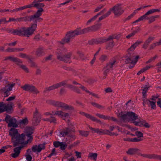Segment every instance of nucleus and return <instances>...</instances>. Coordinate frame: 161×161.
I'll use <instances>...</instances> for the list:
<instances>
[{"label": "nucleus", "mask_w": 161, "mask_h": 161, "mask_svg": "<svg viewBox=\"0 0 161 161\" xmlns=\"http://www.w3.org/2000/svg\"><path fill=\"white\" fill-rule=\"evenodd\" d=\"M8 124V127H17L18 124L17 120L14 118L12 117L10 115L6 114V117L4 120Z\"/></svg>", "instance_id": "nucleus-6"}, {"label": "nucleus", "mask_w": 161, "mask_h": 161, "mask_svg": "<svg viewBox=\"0 0 161 161\" xmlns=\"http://www.w3.org/2000/svg\"><path fill=\"white\" fill-rule=\"evenodd\" d=\"M43 11V10L42 8H40L33 15L29 16L30 21H32L35 23L33 24H36L37 25V22L42 20V19L40 17Z\"/></svg>", "instance_id": "nucleus-7"}, {"label": "nucleus", "mask_w": 161, "mask_h": 161, "mask_svg": "<svg viewBox=\"0 0 161 161\" xmlns=\"http://www.w3.org/2000/svg\"><path fill=\"white\" fill-rule=\"evenodd\" d=\"M36 28V24H32L29 27H23L18 28L16 29H11L8 30V33H12L14 35L29 37L33 34Z\"/></svg>", "instance_id": "nucleus-1"}, {"label": "nucleus", "mask_w": 161, "mask_h": 161, "mask_svg": "<svg viewBox=\"0 0 161 161\" xmlns=\"http://www.w3.org/2000/svg\"><path fill=\"white\" fill-rule=\"evenodd\" d=\"M80 88L83 91H85L86 93H90V92L87 89L86 87L81 85Z\"/></svg>", "instance_id": "nucleus-58"}, {"label": "nucleus", "mask_w": 161, "mask_h": 161, "mask_svg": "<svg viewBox=\"0 0 161 161\" xmlns=\"http://www.w3.org/2000/svg\"><path fill=\"white\" fill-rule=\"evenodd\" d=\"M153 159L161 160V156L154 154Z\"/></svg>", "instance_id": "nucleus-60"}, {"label": "nucleus", "mask_w": 161, "mask_h": 161, "mask_svg": "<svg viewBox=\"0 0 161 161\" xmlns=\"http://www.w3.org/2000/svg\"><path fill=\"white\" fill-rule=\"evenodd\" d=\"M19 124L20 125H25L28 124V121L27 118H25L22 120H19Z\"/></svg>", "instance_id": "nucleus-42"}, {"label": "nucleus", "mask_w": 161, "mask_h": 161, "mask_svg": "<svg viewBox=\"0 0 161 161\" xmlns=\"http://www.w3.org/2000/svg\"><path fill=\"white\" fill-rule=\"evenodd\" d=\"M45 148L44 144H40L38 145H35L33 146L32 147V150L34 152H40L42 150L44 149Z\"/></svg>", "instance_id": "nucleus-21"}, {"label": "nucleus", "mask_w": 161, "mask_h": 161, "mask_svg": "<svg viewBox=\"0 0 161 161\" xmlns=\"http://www.w3.org/2000/svg\"><path fill=\"white\" fill-rule=\"evenodd\" d=\"M67 80L62 81L47 88L46 90L47 91L52 90L58 88L62 86H64L67 84Z\"/></svg>", "instance_id": "nucleus-13"}, {"label": "nucleus", "mask_w": 161, "mask_h": 161, "mask_svg": "<svg viewBox=\"0 0 161 161\" xmlns=\"http://www.w3.org/2000/svg\"><path fill=\"white\" fill-rule=\"evenodd\" d=\"M158 56L156 55L155 56L149 59L146 62V64H148L154 61L158 57Z\"/></svg>", "instance_id": "nucleus-45"}, {"label": "nucleus", "mask_w": 161, "mask_h": 161, "mask_svg": "<svg viewBox=\"0 0 161 161\" xmlns=\"http://www.w3.org/2000/svg\"><path fill=\"white\" fill-rule=\"evenodd\" d=\"M6 51L9 52H15V48H11L8 47L6 49Z\"/></svg>", "instance_id": "nucleus-54"}, {"label": "nucleus", "mask_w": 161, "mask_h": 161, "mask_svg": "<svg viewBox=\"0 0 161 161\" xmlns=\"http://www.w3.org/2000/svg\"><path fill=\"white\" fill-rule=\"evenodd\" d=\"M120 37V35H113L109 36L108 38L103 37L97 39H94L89 42L90 44H98L102 43L109 40H113V39H118Z\"/></svg>", "instance_id": "nucleus-4"}, {"label": "nucleus", "mask_w": 161, "mask_h": 161, "mask_svg": "<svg viewBox=\"0 0 161 161\" xmlns=\"http://www.w3.org/2000/svg\"><path fill=\"white\" fill-rule=\"evenodd\" d=\"M89 129L92 131V132L93 133H96L99 135L104 134L105 130L96 129L90 127H89Z\"/></svg>", "instance_id": "nucleus-24"}, {"label": "nucleus", "mask_w": 161, "mask_h": 161, "mask_svg": "<svg viewBox=\"0 0 161 161\" xmlns=\"http://www.w3.org/2000/svg\"><path fill=\"white\" fill-rule=\"evenodd\" d=\"M105 131L104 134L108 135L111 136H113L115 134V133L112 132L107 130H105Z\"/></svg>", "instance_id": "nucleus-46"}, {"label": "nucleus", "mask_w": 161, "mask_h": 161, "mask_svg": "<svg viewBox=\"0 0 161 161\" xmlns=\"http://www.w3.org/2000/svg\"><path fill=\"white\" fill-rule=\"evenodd\" d=\"M9 134L12 137V140L14 147L18 146L24 143L25 139L24 134L20 135L17 129L12 128L9 130Z\"/></svg>", "instance_id": "nucleus-2"}, {"label": "nucleus", "mask_w": 161, "mask_h": 161, "mask_svg": "<svg viewBox=\"0 0 161 161\" xmlns=\"http://www.w3.org/2000/svg\"><path fill=\"white\" fill-rule=\"evenodd\" d=\"M67 87L73 91H74L75 90L76 87L71 85H67Z\"/></svg>", "instance_id": "nucleus-62"}, {"label": "nucleus", "mask_w": 161, "mask_h": 161, "mask_svg": "<svg viewBox=\"0 0 161 161\" xmlns=\"http://www.w3.org/2000/svg\"><path fill=\"white\" fill-rule=\"evenodd\" d=\"M21 148V147H20L15 148L14 149V153L11 154V156L14 158H16L18 157L20 153V150Z\"/></svg>", "instance_id": "nucleus-25"}, {"label": "nucleus", "mask_w": 161, "mask_h": 161, "mask_svg": "<svg viewBox=\"0 0 161 161\" xmlns=\"http://www.w3.org/2000/svg\"><path fill=\"white\" fill-rule=\"evenodd\" d=\"M104 6L102 5H100L98 6L97 7L94 11V12H96L99 11L101 9H102Z\"/></svg>", "instance_id": "nucleus-51"}, {"label": "nucleus", "mask_w": 161, "mask_h": 161, "mask_svg": "<svg viewBox=\"0 0 161 161\" xmlns=\"http://www.w3.org/2000/svg\"><path fill=\"white\" fill-rule=\"evenodd\" d=\"M140 150L136 148H130L126 152L127 154L130 155H132L135 154H139Z\"/></svg>", "instance_id": "nucleus-22"}, {"label": "nucleus", "mask_w": 161, "mask_h": 161, "mask_svg": "<svg viewBox=\"0 0 161 161\" xmlns=\"http://www.w3.org/2000/svg\"><path fill=\"white\" fill-rule=\"evenodd\" d=\"M142 139L139 137L133 138L131 142H139L142 141Z\"/></svg>", "instance_id": "nucleus-53"}, {"label": "nucleus", "mask_w": 161, "mask_h": 161, "mask_svg": "<svg viewBox=\"0 0 161 161\" xmlns=\"http://www.w3.org/2000/svg\"><path fill=\"white\" fill-rule=\"evenodd\" d=\"M17 22L30 21V19L29 16H26L25 17L17 18Z\"/></svg>", "instance_id": "nucleus-35"}, {"label": "nucleus", "mask_w": 161, "mask_h": 161, "mask_svg": "<svg viewBox=\"0 0 161 161\" xmlns=\"http://www.w3.org/2000/svg\"><path fill=\"white\" fill-rule=\"evenodd\" d=\"M135 12H134L133 13L129 16L126 18L125 19V21L128 20H130V19L132 18L134 15Z\"/></svg>", "instance_id": "nucleus-59"}, {"label": "nucleus", "mask_w": 161, "mask_h": 161, "mask_svg": "<svg viewBox=\"0 0 161 161\" xmlns=\"http://www.w3.org/2000/svg\"><path fill=\"white\" fill-rule=\"evenodd\" d=\"M117 63L116 61L114 59L110 60L108 63L107 64L103 69L104 79L106 78L109 72L112 70L114 68L116 67Z\"/></svg>", "instance_id": "nucleus-5"}, {"label": "nucleus", "mask_w": 161, "mask_h": 161, "mask_svg": "<svg viewBox=\"0 0 161 161\" xmlns=\"http://www.w3.org/2000/svg\"><path fill=\"white\" fill-rule=\"evenodd\" d=\"M61 142H60L58 141L55 142H53V145L55 147H58L60 146Z\"/></svg>", "instance_id": "nucleus-52"}, {"label": "nucleus", "mask_w": 161, "mask_h": 161, "mask_svg": "<svg viewBox=\"0 0 161 161\" xmlns=\"http://www.w3.org/2000/svg\"><path fill=\"white\" fill-rule=\"evenodd\" d=\"M17 43V41H15L14 42H11V43H6L5 44V46H6L7 45H8L9 46H14Z\"/></svg>", "instance_id": "nucleus-55"}, {"label": "nucleus", "mask_w": 161, "mask_h": 161, "mask_svg": "<svg viewBox=\"0 0 161 161\" xmlns=\"http://www.w3.org/2000/svg\"><path fill=\"white\" fill-rule=\"evenodd\" d=\"M45 54L44 50L43 48H38L36 51V54L38 57H40Z\"/></svg>", "instance_id": "nucleus-28"}, {"label": "nucleus", "mask_w": 161, "mask_h": 161, "mask_svg": "<svg viewBox=\"0 0 161 161\" xmlns=\"http://www.w3.org/2000/svg\"><path fill=\"white\" fill-rule=\"evenodd\" d=\"M53 114L54 115H57L64 119L65 118H67L69 116V113L64 112L62 111H53Z\"/></svg>", "instance_id": "nucleus-18"}, {"label": "nucleus", "mask_w": 161, "mask_h": 161, "mask_svg": "<svg viewBox=\"0 0 161 161\" xmlns=\"http://www.w3.org/2000/svg\"><path fill=\"white\" fill-rule=\"evenodd\" d=\"M154 39V37H149L146 40L142 46V48L145 49H147L149 44Z\"/></svg>", "instance_id": "nucleus-27"}, {"label": "nucleus", "mask_w": 161, "mask_h": 161, "mask_svg": "<svg viewBox=\"0 0 161 161\" xmlns=\"http://www.w3.org/2000/svg\"><path fill=\"white\" fill-rule=\"evenodd\" d=\"M24 49V48L21 47L15 48V52L23 51Z\"/></svg>", "instance_id": "nucleus-63"}, {"label": "nucleus", "mask_w": 161, "mask_h": 161, "mask_svg": "<svg viewBox=\"0 0 161 161\" xmlns=\"http://www.w3.org/2000/svg\"><path fill=\"white\" fill-rule=\"evenodd\" d=\"M61 143L60 146V149L62 150H65L67 147V145L63 142H61Z\"/></svg>", "instance_id": "nucleus-48"}, {"label": "nucleus", "mask_w": 161, "mask_h": 161, "mask_svg": "<svg viewBox=\"0 0 161 161\" xmlns=\"http://www.w3.org/2000/svg\"><path fill=\"white\" fill-rule=\"evenodd\" d=\"M20 67L24 71H25L26 72H29V70L24 65H20Z\"/></svg>", "instance_id": "nucleus-50"}, {"label": "nucleus", "mask_w": 161, "mask_h": 161, "mask_svg": "<svg viewBox=\"0 0 161 161\" xmlns=\"http://www.w3.org/2000/svg\"><path fill=\"white\" fill-rule=\"evenodd\" d=\"M158 17L159 16L158 15L153 16L150 17L148 16L147 20H148L149 23H151L154 21L155 20V19Z\"/></svg>", "instance_id": "nucleus-38"}, {"label": "nucleus", "mask_w": 161, "mask_h": 161, "mask_svg": "<svg viewBox=\"0 0 161 161\" xmlns=\"http://www.w3.org/2000/svg\"><path fill=\"white\" fill-rule=\"evenodd\" d=\"M110 14V11H108L105 14L103 15L99 18L98 22H100L101 20L108 17Z\"/></svg>", "instance_id": "nucleus-40"}, {"label": "nucleus", "mask_w": 161, "mask_h": 161, "mask_svg": "<svg viewBox=\"0 0 161 161\" xmlns=\"http://www.w3.org/2000/svg\"><path fill=\"white\" fill-rule=\"evenodd\" d=\"M136 62L137 60L135 61H132L131 63L130 64L129 66V68H132L133 67Z\"/></svg>", "instance_id": "nucleus-57"}, {"label": "nucleus", "mask_w": 161, "mask_h": 161, "mask_svg": "<svg viewBox=\"0 0 161 161\" xmlns=\"http://www.w3.org/2000/svg\"><path fill=\"white\" fill-rule=\"evenodd\" d=\"M85 33L84 31V29L80 30V29H78L74 31H69L66 35V37L62 40L61 43L62 44H64L66 43L69 42L70 39L75 37L76 35H78Z\"/></svg>", "instance_id": "nucleus-3"}, {"label": "nucleus", "mask_w": 161, "mask_h": 161, "mask_svg": "<svg viewBox=\"0 0 161 161\" xmlns=\"http://www.w3.org/2000/svg\"><path fill=\"white\" fill-rule=\"evenodd\" d=\"M106 118H107L106 119H108L110 120H112L114 121H117V119L113 117H110L109 116H106Z\"/></svg>", "instance_id": "nucleus-61"}, {"label": "nucleus", "mask_w": 161, "mask_h": 161, "mask_svg": "<svg viewBox=\"0 0 161 161\" xmlns=\"http://www.w3.org/2000/svg\"><path fill=\"white\" fill-rule=\"evenodd\" d=\"M64 53L63 51L59 52L57 54V58L60 61H63L65 62H68L70 60L71 54L69 53L66 55H64Z\"/></svg>", "instance_id": "nucleus-11"}, {"label": "nucleus", "mask_w": 161, "mask_h": 161, "mask_svg": "<svg viewBox=\"0 0 161 161\" xmlns=\"http://www.w3.org/2000/svg\"><path fill=\"white\" fill-rule=\"evenodd\" d=\"M29 5H31V8L33 7H36L37 8H40L43 7L44 6V4L43 3H37L34 4V3H32L31 4H29Z\"/></svg>", "instance_id": "nucleus-33"}, {"label": "nucleus", "mask_w": 161, "mask_h": 161, "mask_svg": "<svg viewBox=\"0 0 161 161\" xmlns=\"http://www.w3.org/2000/svg\"><path fill=\"white\" fill-rule=\"evenodd\" d=\"M21 148V147H20L15 148L14 149V153L11 154V156L14 158H16L18 157L20 153V150Z\"/></svg>", "instance_id": "nucleus-26"}, {"label": "nucleus", "mask_w": 161, "mask_h": 161, "mask_svg": "<svg viewBox=\"0 0 161 161\" xmlns=\"http://www.w3.org/2000/svg\"><path fill=\"white\" fill-rule=\"evenodd\" d=\"M149 102H148V105L150 104L151 107V108L153 109L155 108L156 105L155 104V102L153 101H151L149 100Z\"/></svg>", "instance_id": "nucleus-43"}, {"label": "nucleus", "mask_w": 161, "mask_h": 161, "mask_svg": "<svg viewBox=\"0 0 161 161\" xmlns=\"http://www.w3.org/2000/svg\"><path fill=\"white\" fill-rule=\"evenodd\" d=\"M41 115L38 112L37 109H36L34 113V117L32 119L33 123L35 125H37L40 121Z\"/></svg>", "instance_id": "nucleus-19"}, {"label": "nucleus", "mask_w": 161, "mask_h": 161, "mask_svg": "<svg viewBox=\"0 0 161 161\" xmlns=\"http://www.w3.org/2000/svg\"><path fill=\"white\" fill-rule=\"evenodd\" d=\"M160 11V9H150L144 15L140 17L137 19L133 22L132 23L138 22L141 21H143L145 19H148V16L155 12H159Z\"/></svg>", "instance_id": "nucleus-9"}, {"label": "nucleus", "mask_w": 161, "mask_h": 161, "mask_svg": "<svg viewBox=\"0 0 161 161\" xmlns=\"http://www.w3.org/2000/svg\"><path fill=\"white\" fill-rule=\"evenodd\" d=\"M97 155V153H89L88 157L91 159L96 161Z\"/></svg>", "instance_id": "nucleus-37"}, {"label": "nucleus", "mask_w": 161, "mask_h": 161, "mask_svg": "<svg viewBox=\"0 0 161 161\" xmlns=\"http://www.w3.org/2000/svg\"><path fill=\"white\" fill-rule=\"evenodd\" d=\"M139 155L141 156L144 158H147L149 159H153L154 154H141L139 152Z\"/></svg>", "instance_id": "nucleus-36"}, {"label": "nucleus", "mask_w": 161, "mask_h": 161, "mask_svg": "<svg viewBox=\"0 0 161 161\" xmlns=\"http://www.w3.org/2000/svg\"><path fill=\"white\" fill-rule=\"evenodd\" d=\"M140 30V29L139 28H138L134 31H133L132 33L130 34H129L127 36H126V37L127 38H130L131 37L133 36L138 31H139Z\"/></svg>", "instance_id": "nucleus-39"}, {"label": "nucleus", "mask_w": 161, "mask_h": 161, "mask_svg": "<svg viewBox=\"0 0 161 161\" xmlns=\"http://www.w3.org/2000/svg\"><path fill=\"white\" fill-rule=\"evenodd\" d=\"M119 116L123 120H127L128 117V112L126 113L121 112L119 113Z\"/></svg>", "instance_id": "nucleus-31"}, {"label": "nucleus", "mask_w": 161, "mask_h": 161, "mask_svg": "<svg viewBox=\"0 0 161 161\" xmlns=\"http://www.w3.org/2000/svg\"><path fill=\"white\" fill-rule=\"evenodd\" d=\"M135 135L139 138L143 136V134L140 131H137L135 132Z\"/></svg>", "instance_id": "nucleus-49"}, {"label": "nucleus", "mask_w": 161, "mask_h": 161, "mask_svg": "<svg viewBox=\"0 0 161 161\" xmlns=\"http://www.w3.org/2000/svg\"><path fill=\"white\" fill-rule=\"evenodd\" d=\"M15 84L14 83L9 84L1 89L2 91L4 93L5 97H7L10 95L9 92L12 90V88L14 86Z\"/></svg>", "instance_id": "nucleus-12"}, {"label": "nucleus", "mask_w": 161, "mask_h": 161, "mask_svg": "<svg viewBox=\"0 0 161 161\" xmlns=\"http://www.w3.org/2000/svg\"><path fill=\"white\" fill-rule=\"evenodd\" d=\"M79 132L82 136L85 137L87 136L89 134V133L88 131L79 130Z\"/></svg>", "instance_id": "nucleus-41"}, {"label": "nucleus", "mask_w": 161, "mask_h": 161, "mask_svg": "<svg viewBox=\"0 0 161 161\" xmlns=\"http://www.w3.org/2000/svg\"><path fill=\"white\" fill-rule=\"evenodd\" d=\"M50 122L53 123H56V118L53 116V115H51V116H50V118H49Z\"/></svg>", "instance_id": "nucleus-44"}, {"label": "nucleus", "mask_w": 161, "mask_h": 161, "mask_svg": "<svg viewBox=\"0 0 161 161\" xmlns=\"http://www.w3.org/2000/svg\"><path fill=\"white\" fill-rule=\"evenodd\" d=\"M142 42V41H137L134 44H133L128 49V52L130 51H133L135 48L140 44H141Z\"/></svg>", "instance_id": "nucleus-32"}, {"label": "nucleus", "mask_w": 161, "mask_h": 161, "mask_svg": "<svg viewBox=\"0 0 161 161\" xmlns=\"http://www.w3.org/2000/svg\"><path fill=\"white\" fill-rule=\"evenodd\" d=\"M101 25V23H97L95 25L84 29V31L85 33L89 32L96 31L100 28Z\"/></svg>", "instance_id": "nucleus-14"}, {"label": "nucleus", "mask_w": 161, "mask_h": 161, "mask_svg": "<svg viewBox=\"0 0 161 161\" xmlns=\"http://www.w3.org/2000/svg\"><path fill=\"white\" fill-rule=\"evenodd\" d=\"M25 131L27 133L26 136L28 138L27 141V143L31 142L33 139L31 134L33 133V130L31 128L27 127L25 129Z\"/></svg>", "instance_id": "nucleus-20"}, {"label": "nucleus", "mask_w": 161, "mask_h": 161, "mask_svg": "<svg viewBox=\"0 0 161 161\" xmlns=\"http://www.w3.org/2000/svg\"><path fill=\"white\" fill-rule=\"evenodd\" d=\"M31 7V5H29L24 6L23 7H19V8H15L13 10H11L10 11V12L13 13L14 12H17L18 11L22 10H24L25 8H30Z\"/></svg>", "instance_id": "nucleus-30"}, {"label": "nucleus", "mask_w": 161, "mask_h": 161, "mask_svg": "<svg viewBox=\"0 0 161 161\" xmlns=\"http://www.w3.org/2000/svg\"><path fill=\"white\" fill-rule=\"evenodd\" d=\"M19 56L21 58H28V56L25 53H20L19 54Z\"/></svg>", "instance_id": "nucleus-47"}, {"label": "nucleus", "mask_w": 161, "mask_h": 161, "mask_svg": "<svg viewBox=\"0 0 161 161\" xmlns=\"http://www.w3.org/2000/svg\"><path fill=\"white\" fill-rule=\"evenodd\" d=\"M74 132V130H71L69 128H67L65 129H64L60 132V134L62 136H67L73 137L74 135L72 133Z\"/></svg>", "instance_id": "nucleus-17"}, {"label": "nucleus", "mask_w": 161, "mask_h": 161, "mask_svg": "<svg viewBox=\"0 0 161 161\" xmlns=\"http://www.w3.org/2000/svg\"><path fill=\"white\" fill-rule=\"evenodd\" d=\"M8 59H9L11 61L15 62L17 64H18L19 63H22V62L21 60L13 56H9L7 57L5 60H7Z\"/></svg>", "instance_id": "nucleus-23"}, {"label": "nucleus", "mask_w": 161, "mask_h": 161, "mask_svg": "<svg viewBox=\"0 0 161 161\" xmlns=\"http://www.w3.org/2000/svg\"><path fill=\"white\" fill-rule=\"evenodd\" d=\"M32 158L31 156L29 154L27 155L26 156V159L27 161H31Z\"/></svg>", "instance_id": "nucleus-64"}, {"label": "nucleus", "mask_w": 161, "mask_h": 161, "mask_svg": "<svg viewBox=\"0 0 161 161\" xmlns=\"http://www.w3.org/2000/svg\"><path fill=\"white\" fill-rule=\"evenodd\" d=\"M109 11H112L115 15L119 16L123 13L124 10L123 9L121 4H118L111 8Z\"/></svg>", "instance_id": "nucleus-10"}, {"label": "nucleus", "mask_w": 161, "mask_h": 161, "mask_svg": "<svg viewBox=\"0 0 161 161\" xmlns=\"http://www.w3.org/2000/svg\"><path fill=\"white\" fill-rule=\"evenodd\" d=\"M137 119V116L134 113L128 112V119L131 121L135 120Z\"/></svg>", "instance_id": "nucleus-29"}, {"label": "nucleus", "mask_w": 161, "mask_h": 161, "mask_svg": "<svg viewBox=\"0 0 161 161\" xmlns=\"http://www.w3.org/2000/svg\"><path fill=\"white\" fill-rule=\"evenodd\" d=\"M96 115L100 118H102L105 119H106L107 118H106V116L100 114H96Z\"/></svg>", "instance_id": "nucleus-56"}, {"label": "nucleus", "mask_w": 161, "mask_h": 161, "mask_svg": "<svg viewBox=\"0 0 161 161\" xmlns=\"http://www.w3.org/2000/svg\"><path fill=\"white\" fill-rule=\"evenodd\" d=\"M21 88L25 91L31 92L37 94L39 93L36 88L34 86L31 85L26 84L22 86Z\"/></svg>", "instance_id": "nucleus-16"}, {"label": "nucleus", "mask_w": 161, "mask_h": 161, "mask_svg": "<svg viewBox=\"0 0 161 161\" xmlns=\"http://www.w3.org/2000/svg\"><path fill=\"white\" fill-rule=\"evenodd\" d=\"M13 103H9L7 105L4 103L3 102H1L0 113L4 111H6L7 112L9 113L12 109Z\"/></svg>", "instance_id": "nucleus-15"}, {"label": "nucleus", "mask_w": 161, "mask_h": 161, "mask_svg": "<svg viewBox=\"0 0 161 161\" xmlns=\"http://www.w3.org/2000/svg\"><path fill=\"white\" fill-rule=\"evenodd\" d=\"M85 117L93 121H96L97 123H100V122L99 120L97 119L95 117L92 116L89 114H86Z\"/></svg>", "instance_id": "nucleus-34"}, {"label": "nucleus", "mask_w": 161, "mask_h": 161, "mask_svg": "<svg viewBox=\"0 0 161 161\" xmlns=\"http://www.w3.org/2000/svg\"><path fill=\"white\" fill-rule=\"evenodd\" d=\"M51 103L56 107L61 108L62 109L64 110H73L74 109L73 106L60 102L52 101Z\"/></svg>", "instance_id": "nucleus-8"}]
</instances>
